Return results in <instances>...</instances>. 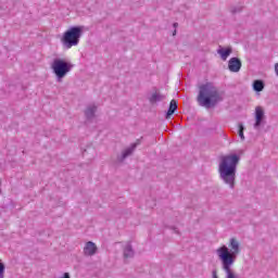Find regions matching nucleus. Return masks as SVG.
Listing matches in <instances>:
<instances>
[{"label":"nucleus","instance_id":"412c9836","mask_svg":"<svg viewBox=\"0 0 278 278\" xmlns=\"http://www.w3.org/2000/svg\"><path fill=\"white\" fill-rule=\"evenodd\" d=\"M173 26L174 27H179V24L178 23H174Z\"/></svg>","mask_w":278,"mask_h":278},{"label":"nucleus","instance_id":"2eb2a0df","mask_svg":"<svg viewBox=\"0 0 278 278\" xmlns=\"http://www.w3.org/2000/svg\"><path fill=\"white\" fill-rule=\"evenodd\" d=\"M253 90H255V92H262V90H264V80H254Z\"/></svg>","mask_w":278,"mask_h":278},{"label":"nucleus","instance_id":"0eeeda50","mask_svg":"<svg viewBox=\"0 0 278 278\" xmlns=\"http://www.w3.org/2000/svg\"><path fill=\"white\" fill-rule=\"evenodd\" d=\"M136 147H138V143H132L129 148L125 149L119 155H117L115 164H123L125 160L136 151Z\"/></svg>","mask_w":278,"mask_h":278},{"label":"nucleus","instance_id":"9d476101","mask_svg":"<svg viewBox=\"0 0 278 278\" xmlns=\"http://www.w3.org/2000/svg\"><path fill=\"white\" fill-rule=\"evenodd\" d=\"M217 53L218 55H220L223 62H227V58H229L233 53V48H223V46H219Z\"/></svg>","mask_w":278,"mask_h":278},{"label":"nucleus","instance_id":"dca6fc26","mask_svg":"<svg viewBox=\"0 0 278 278\" xmlns=\"http://www.w3.org/2000/svg\"><path fill=\"white\" fill-rule=\"evenodd\" d=\"M238 134H239V138H241V140H244V125L239 124Z\"/></svg>","mask_w":278,"mask_h":278},{"label":"nucleus","instance_id":"a211bd4d","mask_svg":"<svg viewBox=\"0 0 278 278\" xmlns=\"http://www.w3.org/2000/svg\"><path fill=\"white\" fill-rule=\"evenodd\" d=\"M242 10V7H233L232 9H231V13L232 14H238V12H240Z\"/></svg>","mask_w":278,"mask_h":278},{"label":"nucleus","instance_id":"6ab92c4d","mask_svg":"<svg viewBox=\"0 0 278 278\" xmlns=\"http://www.w3.org/2000/svg\"><path fill=\"white\" fill-rule=\"evenodd\" d=\"M212 275H213V278H218V274H217L216 269H214V270L212 271Z\"/></svg>","mask_w":278,"mask_h":278},{"label":"nucleus","instance_id":"6e6552de","mask_svg":"<svg viewBox=\"0 0 278 278\" xmlns=\"http://www.w3.org/2000/svg\"><path fill=\"white\" fill-rule=\"evenodd\" d=\"M228 68L230 73H240V68H242V61L239 58H231L228 61Z\"/></svg>","mask_w":278,"mask_h":278},{"label":"nucleus","instance_id":"39448f33","mask_svg":"<svg viewBox=\"0 0 278 278\" xmlns=\"http://www.w3.org/2000/svg\"><path fill=\"white\" fill-rule=\"evenodd\" d=\"M73 63L64 59H54L51 68L56 77V81H62L70 71H73Z\"/></svg>","mask_w":278,"mask_h":278},{"label":"nucleus","instance_id":"f3484780","mask_svg":"<svg viewBox=\"0 0 278 278\" xmlns=\"http://www.w3.org/2000/svg\"><path fill=\"white\" fill-rule=\"evenodd\" d=\"M3 275H5V264L0 261V278H3Z\"/></svg>","mask_w":278,"mask_h":278},{"label":"nucleus","instance_id":"ddd939ff","mask_svg":"<svg viewBox=\"0 0 278 278\" xmlns=\"http://www.w3.org/2000/svg\"><path fill=\"white\" fill-rule=\"evenodd\" d=\"M135 252L134 248L131 247V243H127L124 248V260H129L134 257Z\"/></svg>","mask_w":278,"mask_h":278},{"label":"nucleus","instance_id":"20e7f679","mask_svg":"<svg viewBox=\"0 0 278 278\" xmlns=\"http://www.w3.org/2000/svg\"><path fill=\"white\" fill-rule=\"evenodd\" d=\"M81 36H84V26H72L61 38L63 48L73 49V47H77Z\"/></svg>","mask_w":278,"mask_h":278},{"label":"nucleus","instance_id":"f03ea898","mask_svg":"<svg viewBox=\"0 0 278 278\" xmlns=\"http://www.w3.org/2000/svg\"><path fill=\"white\" fill-rule=\"evenodd\" d=\"M240 164V155L230 153L220 156L218 164L219 179L229 186L231 190L236 188V173H238V165Z\"/></svg>","mask_w":278,"mask_h":278},{"label":"nucleus","instance_id":"9b49d317","mask_svg":"<svg viewBox=\"0 0 278 278\" xmlns=\"http://www.w3.org/2000/svg\"><path fill=\"white\" fill-rule=\"evenodd\" d=\"M94 114H97V105L94 104L88 105L87 109L85 110V116L87 121H92V118H94Z\"/></svg>","mask_w":278,"mask_h":278},{"label":"nucleus","instance_id":"1a4fd4ad","mask_svg":"<svg viewBox=\"0 0 278 278\" xmlns=\"http://www.w3.org/2000/svg\"><path fill=\"white\" fill-rule=\"evenodd\" d=\"M84 255L88 257H92V255H97V244L92 241H88L84 248Z\"/></svg>","mask_w":278,"mask_h":278},{"label":"nucleus","instance_id":"4468645a","mask_svg":"<svg viewBox=\"0 0 278 278\" xmlns=\"http://www.w3.org/2000/svg\"><path fill=\"white\" fill-rule=\"evenodd\" d=\"M175 112H177V101L172 100L169 103L167 114H166V118H170V116H173L175 114Z\"/></svg>","mask_w":278,"mask_h":278},{"label":"nucleus","instance_id":"7ed1b4c3","mask_svg":"<svg viewBox=\"0 0 278 278\" xmlns=\"http://www.w3.org/2000/svg\"><path fill=\"white\" fill-rule=\"evenodd\" d=\"M197 101L201 108L210 110V108H216L219 101H223V97L212 83H206L200 86Z\"/></svg>","mask_w":278,"mask_h":278},{"label":"nucleus","instance_id":"423d86ee","mask_svg":"<svg viewBox=\"0 0 278 278\" xmlns=\"http://www.w3.org/2000/svg\"><path fill=\"white\" fill-rule=\"evenodd\" d=\"M265 119H266V115L264 114V109L262 106H256L254 129H260L262 125H266Z\"/></svg>","mask_w":278,"mask_h":278},{"label":"nucleus","instance_id":"f8f14e48","mask_svg":"<svg viewBox=\"0 0 278 278\" xmlns=\"http://www.w3.org/2000/svg\"><path fill=\"white\" fill-rule=\"evenodd\" d=\"M164 99H166V97H164V94L156 91V92L151 94V97L149 98V101L152 105H154V103H157L160 101H164Z\"/></svg>","mask_w":278,"mask_h":278},{"label":"nucleus","instance_id":"aec40b11","mask_svg":"<svg viewBox=\"0 0 278 278\" xmlns=\"http://www.w3.org/2000/svg\"><path fill=\"white\" fill-rule=\"evenodd\" d=\"M275 72H276V75L278 76V63H276L275 65Z\"/></svg>","mask_w":278,"mask_h":278},{"label":"nucleus","instance_id":"4be33fe9","mask_svg":"<svg viewBox=\"0 0 278 278\" xmlns=\"http://www.w3.org/2000/svg\"><path fill=\"white\" fill-rule=\"evenodd\" d=\"M173 36H177V30H174V31H173Z\"/></svg>","mask_w":278,"mask_h":278},{"label":"nucleus","instance_id":"f257e3e1","mask_svg":"<svg viewBox=\"0 0 278 278\" xmlns=\"http://www.w3.org/2000/svg\"><path fill=\"white\" fill-rule=\"evenodd\" d=\"M241 251L240 241L236 237L229 239L228 247L222 245L216 250V255L222 263L226 278H238L231 266L236 264V260H238Z\"/></svg>","mask_w":278,"mask_h":278}]
</instances>
